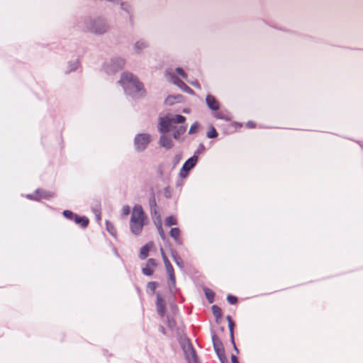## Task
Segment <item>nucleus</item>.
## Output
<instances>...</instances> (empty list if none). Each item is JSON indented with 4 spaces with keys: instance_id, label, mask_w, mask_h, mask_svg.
<instances>
[{
    "instance_id": "30",
    "label": "nucleus",
    "mask_w": 363,
    "mask_h": 363,
    "mask_svg": "<svg viewBox=\"0 0 363 363\" xmlns=\"http://www.w3.org/2000/svg\"><path fill=\"white\" fill-rule=\"evenodd\" d=\"M199 125L198 122H195V123H194L191 125V127H190V129H189V134H194V133H195L197 131V129L199 128Z\"/></svg>"
},
{
    "instance_id": "8",
    "label": "nucleus",
    "mask_w": 363,
    "mask_h": 363,
    "mask_svg": "<svg viewBox=\"0 0 363 363\" xmlns=\"http://www.w3.org/2000/svg\"><path fill=\"white\" fill-rule=\"evenodd\" d=\"M183 350L189 363H196V352L189 341L184 345Z\"/></svg>"
},
{
    "instance_id": "33",
    "label": "nucleus",
    "mask_w": 363,
    "mask_h": 363,
    "mask_svg": "<svg viewBox=\"0 0 363 363\" xmlns=\"http://www.w3.org/2000/svg\"><path fill=\"white\" fill-rule=\"evenodd\" d=\"M176 72L182 78H184V79H186L187 78V75H186V74L185 73V72L184 71V69L182 68H180V67L177 68L176 69Z\"/></svg>"
},
{
    "instance_id": "2",
    "label": "nucleus",
    "mask_w": 363,
    "mask_h": 363,
    "mask_svg": "<svg viewBox=\"0 0 363 363\" xmlns=\"http://www.w3.org/2000/svg\"><path fill=\"white\" fill-rule=\"evenodd\" d=\"M148 223V218L140 205H135L133 208L130 219V230L135 235H140L143 227Z\"/></svg>"
},
{
    "instance_id": "39",
    "label": "nucleus",
    "mask_w": 363,
    "mask_h": 363,
    "mask_svg": "<svg viewBox=\"0 0 363 363\" xmlns=\"http://www.w3.org/2000/svg\"><path fill=\"white\" fill-rule=\"evenodd\" d=\"M164 328H162L161 329V331H162V333H164Z\"/></svg>"
},
{
    "instance_id": "24",
    "label": "nucleus",
    "mask_w": 363,
    "mask_h": 363,
    "mask_svg": "<svg viewBox=\"0 0 363 363\" xmlns=\"http://www.w3.org/2000/svg\"><path fill=\"white\" fill-rule=\"evenodd\" d=\"M63 216L69 220H74L77 214L69 210H65L62 213Z\"/></svg>"
},
{
    "instance_id": "3",
    "label": "nucleus",
    "mask_w": 363,
    "mask_h": 363,
    "mask_svg": "<svg viewBox=\"0 0 363 363\" xmlns=\"http://www.w3.org/2000/svg\"><path fill=\"white\" fill-rule=\"evenodd\" d=\"M120 82L125 89H133L136 91H140L143 89V84L131 73L123 74Z\"/></svg>"
},
{
    "instance_id": "4",
    "label": "nucleus",
    "mask_w": 363,
    "mask_h": 363,
    "mask_svg": "<svg viewBox=\"0 0 363 363\" xmlns=\"http://www.w3.org/2000/svg\"><path fill=\"white\" fill-rule=\"evenodd\" d=\"M212 341H213L214 350H215L217 355L218 356L221 363H228V359L226 358L225 354V350H224L223 345L221 340H220V338L217 335H213L212 336Z\"/></svg>"
},
{
    "instance_id": "14",
    "label": "nucleus",
    "mask_w": 363,
    "mask_h": 363,
    "mask_svg": "<svg viewBox=\"0 0 363 363\" xmlns=\"http://www.w3.org/2000/svg\"><path fill=\"white\" fill-rule=\"evenodd\" d=\"M160 144L161 146H162L167 149H170L173 146V142H172V139L165 135H162L160 137Z\"/></svg>"
},
{
    "instance_id": "26",
    "label": "nucleus",
    "mask_w": 363,
    "mask_h": 363,
    "mask_svg": "<svg viewBox=\"0 0 363 363\" xmlns=\"http://www.w3.org/2000/svg\"><path fill=\"white\" fill-rule=\"evenodd\" d=\"M150 206H151V210H150V213L151 214H157V203H156V201L155 199V198H153L152 201H150Z\"/></svg>"
},
{
    "instance_id": "11",
    "label": "nucleus",
    "mask_w": 363,
    "mask_h": 363,
    "mask_svg": "<svg viewBox=\"0 0 363 363\" xmlns=\"http://www.w3.org/2000/svg\"><path fill=\"white\" fill-rule=\"evenodd\" d=\"M206 102L208 108L212 111H216L219 110L220 103L214 96L208 94L206 97Z\"/></svg>"
},
{
    "instance_id": "6",
    "label": "nucleus",
    "mask_w": 363,
    "mask_h": 363,
    "mask_svg": "<svg viewBox=\"0 0 363 363\" xmlns=\"http://www.w3.org/2000/svg\"><path fill=\"white\" fill-rule=\"evenodd\" d=\"M160 252H161V255H162L169 279L174 284L176 278H175V275H174V268H173L172 265L171 264L169 260L168 259L167 255H165L163 248H160Z\"/></svg>"
},
{
    "instance_id": "28",
    "label": "nucleus",
    "mask_w": 363,
    "mask_h": 363,
    "mask_svg": "<svg viewBox=\"0 0 363 363\" xmlns=\"http://www.w3.org/2000/svg\"><path fill=\"white\" fill-rule=\"evenodd\" d=\"M157 230H158V233H159L160 236L161 237V238L163 240H164L165 238H166V235H165L164 231V230L162 228L161 220L160 221V223L157 225Z\"/></svg>"
},
{
    "instance_id": "38",
    "label": "nucleus",
    "mask_w": 363,
    "mask_h": 363,
    "mask_svg": "<svg viewBox=\"0 0 363 363\" xmlns=\"http://www.w3.org/2000/svg\"><path fill=\"white\" fill-rule=\"evenodd\" d=\"M231 125L235 128H241L242 127V125L238 123H236V122H233Z\"/></svg>"
},
{
    "instance_id": "17",
    "label": "nucleus",
    "mask_w": 363,
    "mask_h": 363,
    "mask_svg": "<svg viewBox=\"0 0 363 363\" xmlns=\"http://www.w3.org/2000/svg\"><path fill=\"white\" fill-rule=\"evenodd\" d=\"M227 320H228V328H229V330H230V337H231V341L234 345V347L236 350H238L236 346H235V342H234V337H233V327H234V323L232 320V318L230 316V315H228L226 317Z\"/></svg>"
},
{
    "instance_id": "10",
    "label": "nucleus",
    "mask_w": 363,
    "mask_h": 363,
    "mask_svg": "<svg viewBox=\"0 0 363 363\" xmlns=\"http://www.w3.org/2000/svg\"><path fill=\"white\" fill-rule=\"evenodd\" d=\"M89 30L95 34H102L107 30V26L103 21L98 20L92 24Z\"/></svg>"
},
{
    "instance_id": "12",
    "label": "nucleus",
    "mask_w": 363,
    "mask_h": 363,
    "mask_svg": "<svg viewBox=\"0 0 363 363\" xmlns=\"http://www.w3.org/2000/svg\"><path fill=\"white\" fill-rule=\"evenodd\" d=\"M157 266L155 259L150 258L146 263V265L143 268L142 272L146 276H151L154 272V269Z\"/></svg>"
},
{
    "instance_id": "13",
    "label": "nucleus",
    "mask_w": 363,
    "mask_h": 363,
    "mask_svg": "<svg viewBox=\"0 0 363 363\" xmlns=\"http://www.w3.org/2000/svg\"><path fill=\"white\" fill-rule=\"evenodd\" d=\"M157 311L161 317H164L166 312V303L160 294L157 295Z\"/></svg>"
},
{
    "instance_id": "20",
    "label": "nucleus",
    "mask_w": 363,
    "mask_h": 363,
    "mask_svg": "<svg viewBox=\"0 0 363 363\" xmlns=\"http://www.w3.org/2000/svg\"><path fill=\"white\" fill-rule=\"evenodd\" d=\"M212 312L215 318H216V321H218V319H220L222 317V311L220 307H218L216 305H213L212 306Z\"/></svg>"
},
{
    "instance_id": "9",
    "label": "nucleus",
    "mask_w": 363,
    "mask_h": 363,
    "mask_svg": "<svg viewBox=\"0 0 363 363\" xmlns=\"http://www.w3.org/2000/svg\"><path fill=\"white\" fill-rule=\"evenodd\" d=\"M55 196V193L48 191L45 190L38 189L35 191L34 195H28L27 197L30 199L40 200V199H50Z\"/></svg>"
},
{
    "instance_id": "27",
    "label": "nucleus",
    "mask_w": 363,
    "mask_h": 363,
    "mask_svg": "<svg viewBox=\"0 0 363 363\" xmlns=\"http://www.w3.org/2000/svg\"><path fill=\"white\" fill-rule=\"evenodd\" d=\"M146 47V44L144 42L142 41H138L135 44V49L136 50V52H138L140 50L145 48Z\"/></svg>"
},
{
    "instance_id": "29",
    "label": "nucleus",
    "mask_w": 363,
    "mask_h": 363,
    "mask_svg": "<svg viewBox=\"0 0 363 363\" xmlns=\"http://www.w3.org/2000/svg\"><path fill=\"white\" fill-rule=\"evenodd\" d=\"M157 286V284L155 281H150L147 283V288L148 290H150L152 293H154L156 288Z\"/></svg>"
},
{
    "instance_id": "19",
    "label": "nucleus",
    "mask_w": 363,
    "mask_h": 363,
    "mask_svg": "<svg viewBox=\"0 0 363 363\" xmlns=\"http://www.w3.org/2000/svg\"><path fill=\"white\" fill-rule=\"evenodd\" d=\"M170 236L175 240L176 242L180 240V230L178 228H173L169 232Z\"/></svg>"
},
{
    "instance_id": "15",
    "label": "nucleus",
    "mask_w": 363,
    "mask_h": 363,
    "mask_svg": "<svg viewBox=\"0 0 363 363\" xmlns=\"http://www.w3.org/2000/svg\"><path fill=\"white\" fill-rule=\"evenodd\" d=\"M153 246L152 242H149L145 245H143L140 248L139 257L141 259H145L148 256L150 248Z\"/></svg>"
},
{
    "instance_id": "34",
    "label": "nucleus",
    "mask_w": 363,
    "mask_h": 363,
    "mask_svg": "<svg viewBox=\"0 0 363 363\" xmlns=\"http://www.w3.org/2000/svg\"><path fill=\"white\" fill-rule=\"evenodd\" d=\"M173 83L180 86L181 84H184L183 82H182L178 77L175 76L172 77Z\"/></svg>"
},
{
    "instance_id": "1",
    "label": "nucleus",
    "mask_w": 363,
    "mask_h": 363,
    "mask_svg": "<svg viewBox=\"0 0 363 363\" xmlns=\"http://www.w3.org/2000/svg\"><path fill=\"white\" fill-rule=\"evenodd\" d=\"M186 121V118L182 115H175L172 117L166 116L160 118L159 131L162 133L169 132L174 129L173 136L175 139H179L180 136L186 130V126L182 125L178 128L175 125L177 123L183 124Z\"/></svg>"
},
{
    "instance_id": "25",
    "label": "nucleus",
    "mask_w": 363,
    "mask_h": 363,
    "mask_svg": "<svg viewBox=\"0 0 363 363\" xmlns=\"http://www.w3.org/2000/svg\"><path fill=\"white\" fill-rule=\"evenodd\" d=\"M106 229L111 235L116 236V230L115 227L113 226V225H112L111 223H109L108 221L106 222Z\"/></svg>"
},
{
    "instance_id": "21",
    "label": "nucleus",
    "mask_w": 363,
    "mask_h": 363,
    "mask_svg": "<svg viewBox=\"0 0 363 363\" xmlns=\"http://www.w3.org/2000/svg\"><path fill=\"white\" fill-rule=\"evenodd\" d=\"M206 135L208 138H215L218 136V133L216 130V128L211 125L208 128V130L207 131Z\"/></svg>"
},
{
    "instance_id": "22",
    "label": "nucleus",
    "mask_w": 363,
    "mask_h": 363,
    "mask_svg": "<svg viewBox=\"0 0 363 363\" xmlns=\"http://www.w3.org/2000/svg\"><path fill=\"white\" fill-rule=\"evenodd\" d=\"M165 225L167 226H172L177 224V218L172 216H168L165 219Z\"/></svg>"
},
{
    "instance_id": "23",
    "label": "nucleus",
    "mask_w": 363,
    "mask_h": 363,
    "mask_svg": "<svg viewBox=\"0 0 363 363\" xmlns=\"http://www.w3.org/2000/svg\"><path fill=\"white\" fill-rule=\"evenodd\" d=\"M205 295L207 298V299L208 300L209 303H213V301H214V292L209 289H205Z\"/></svg>"
},
{
    "instance_id": "37",
    "label": "nucleus",
    "mask_w": 363,
    "mask_h": 363,
    "mask_svg": "<svg viewBox=\"0 0 363 363\" xmlns=\"http://www.w3.org/2000/svg\"><path fill=\"white\" fill-rule=\"evenodd\" d=\"M175 325V323L173 319H168V325L170 328H172Z\"/></svg>"
},
{
    "instance_id": "32",
    "label": "nucleus",
    "mask_w": 363,
    "mask_h": 363,
    "mask_svg": "<svg viewBox=\"0 0 363 363\" xmlns=\"http://www.w3.org/2000/svg\"><path fill=\"white\" fill-rule=\"evenodd\" d=\"M130 207L127 205L123 206L121 209V214L123 216H127L130 213Z\"/></svg>"
},
{
    "instance_id": "16",
    "label": "nucleus",
    "mask_w": 363,
    "mask_h": 363,
    "mask_svg": "<svg viewBox=\"0 0 363 363\" xmlns=\"http://www.w3.org/2000/svg\"><path fill=\"white\" fill-rule=\"evenodd\" d=\"M74 221L76 224L79 225L83 228H86L89 223V220L86 217L79 216L78 215L76 216Z\"/></svg>"
},
{
    "instance_id": "5",
    "label": "nucleus",
    "mask_w": 363,
    "mask_h": 363,
    "mask_svg": "<svg viewBox=\"0 0 363 363\" xmlns=\"http://www.w3.org/2000/svg\"><path fill=\"white\" fill-rule=\"evenodd\" d=\"M150 135L146 133L138 134L135 138V146L138 151L144 150L150 143Z\"/></svg>"
},
{
    "instance_id": "18",
    "label": "nucleus",
    "mask_w": 363,
    "mask_h": 363,
    "mask_svg": "<svg viewBox=\"0 0 363 363\" xmlns=\"http://www.w3.org/2000/svg\"><path fill=\"white\" fill-rule=\"evenodd\" d=\"M214 117L218 118V119H222V120H224V121H230V117L228 114V113L225 112V111H216V112L214 113Z\"/></svg>"
},
{
    "instance_id": "35",
    "label": "nucleus",
    "mask_w": 363,
    "mask_h": 363,
    "mask_svg": "<svg viewBox=\"0 0 363 363\" xmlns=\"http://www.w3.org/2000/svg\"><path fill=\"white\" fill-rule=\"evenodd\" d=\"M246 126L249 128H255L256 126V124L255 122L253 121H248L247 123H246Z\"/></svg>"
},
{
    "instance_id": "36",
    "label": "nucleus",
    "mask_w": 363,
    "mask_h": 363,
    "mask_svg": "<svg viewBox=\"0 0 363 363\" xmlns=\"http://www.w3.org/2000/svg\"><path fill=\"white\" fill-rule=\"evenodd\" d=\"M231 361L232 363H239L238 358L234 354L231 355Z\"/></svg>"
},
{
    "instance_id": "31",
    "label": "nucleus",
    "mask_w": 363,
    "mask_h": 363,
    "mask_svg": "<svg viewBox=\"0 0 363 363\" xmlns=\"http://www.w3.org/2000/svg\"><path fill=\"white\" fill-rule=\"evenodd\" d=\"M227 300L228 302L232 305H234L238 302V298L232 295H228L227 296Z\"/></svg>"
},
{
    "instance_id": "7",
    "label": "nucleus",
    "mask_w": 363,
    "mask_h": 363,
    "mask_svg": "<svg viewBox=\"0 0 363 363\" xmlns=\"http://www.w3.org/2000/svg\"><path fill=\"white\" fill-rule=\"evenodd\" d=\"M198 157L196 155H194L193 157L187 160L184 164L180 171V175L182 177H185L187 175L188 172L196 165Z\"/></svg>"
}]
</instances>
